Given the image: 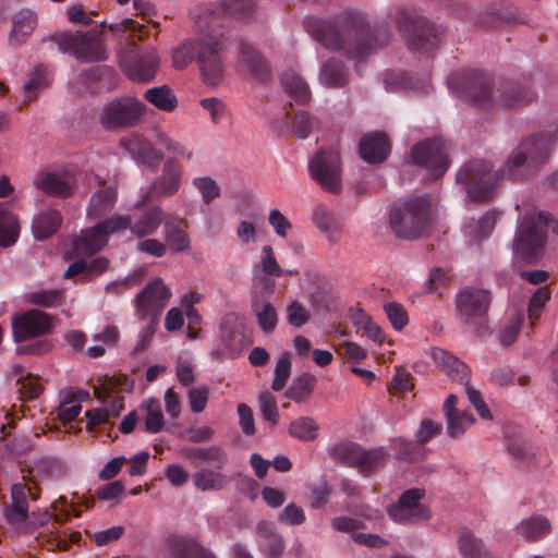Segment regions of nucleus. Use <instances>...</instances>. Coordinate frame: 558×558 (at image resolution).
Returning <instances> with one entry per match:
<instances>
[{"instance_id":"9","label":"nucleus","mask_w":558,"mask_h":558,"mask_svg":"<svg viewBox=\"0 0 558 558\" xmlns=\"http://www.w3.org/2000/svg\"><path fill=\"white\" fill-rule=\"evenodd\" d=\"M56 43L61 51L71 52L82 62H100L108 59L101 31L62 34L57 37Z\"/></svg>"},{"instance_id":"23","label":"nucleus","mask_w":558,"mask_h":558,"mask_svg":"<svg viewBox=\"0 0 558 558\" xmlns=\"http://www.w3.org/2000/svg\"><path fill=\"white\" fill-rule=\"evenodd\" d=\"M220 339L228 353H240L247 344L243 318L234 314L226 315L220 327Z\"/></svg>"},{"instance_id":"49","label":"nucleus","mask_w":558,"mask_h":558,"mask_svg":"<svg viewBox=\"0 0 558 558\" xmlns=\"http://www.w3.org/2000/svg\"><path fill=\"white\" fill-rule=\"evenodd\" d=\"M458 546L463 558H484L486 556L483 542L470 532H463L459 536Z\"/></svg>"},{"instance_id":"64","label":"nucleus","mask_w":558,"mask_h":558,"mask_svg":"<svg viewBox=\"0 0 558 558\" xmlns=\"http://www.w3.org/2000/svg\"><path fill=\"white\" fill-rule=\"evenodd\" d=\"M278 520L288 525H301L305 522L306 517L300 506L295 504H289L278 514Z\"/></svg>"},{"instance_id":"10","label":"nucleus","mask_w":558,"mask_h":558,"mask_svg":"<svg viewBox=\"0 0 558 558\" xmlns=\"http://www.w3.org/2000/svg\"><path fill=\"white\" fill-rule=\"evenodd\" d=\"M145 105L134 97L114 98L101 107L98 121L108 131L132 128L141 121Z\"/></svg>"},{"instance_id":"18","label":"nucleus","mask_w":558,"mask_h":558,"mask_svg":"<svg viewBox=\"0 0 558 558\" xmlns=\"http://www.w3.org/2000/svg\"><path fill=\"white\" fill-rule=\"evenodd\" d=\"M413 163L424 167L434 179L441 177L448 169L445 145L439 140L421 142L411 150Z\"/></svg>"},{"instance_id":"13","label":"nucleus","mask_w":558,"mask_h":558,"mask_svg":"<svg viewBox=\"0 0 558 558\" xmlns=\"http://www.w3.org/2000/svg\"><path fill=\"white\" fill-rule=\"evenodd\" d=\"M398 28L408 48L414 52H428L438 45V34L435 26L423 16L401 14L398 17Z\"/></svg>"},{"instance_id":"1","label":"nucleus","mask_w":558,"mask_h":558,"mask_svg":"<svg viewBox=\"0 0 558 558\" xmlns=\"http://www.w3.org/2000/svg\"><path fill=\"white\" fill-rule=\"evenodd\" d=\"M307 31L325 48L356 60L357 72L362 60L387 45L391 38L387 25L372 27L366 15L355 10H345L332 20L308 24Z\"/></svg>"},{"instance_id":"16","label":"nucleus","mask_w":558,"mask_h":558,"mask_svg":"<svg viewBox=\"0 0 558 558\" xmlns=\"http://www.w3.org/2000/svg\"><path fill=\"white\" fill-rule=\"evenodd\" d=\"M171 298L161 278L151 280L135 298L136 315L142 320H159Z\"/></svg>"},{"instance_id":"30","label":"nucleus","mask_w":558,"mask_h":558,"mask_svg":"<svg viewBox=\"0 0 558 558\" xmlns=\"http://www.w3.org/2000/svg\"><path fill=\"white\" fill-rule=\"evenodd\" d=\"M240 64L255 78L266 80L270 74L267 62L248 44L242 43L239 50Z\"/></svg>"},{"instance_id":"63","label":"nucleus","mask_w":558,"mask_h":558,"mask_svg":"<svg viewBox=\"0 0 558 558\" xmlns=\"http://www.w3.org/2000/svg\"><path fill=\"white\" fill-rule=\"evenodd\" d=\"M260 267L265 275L281 277L282 269L280 268L271 246L266 245L262 248Z\"/></svg>"},{"instance_id":"26","label":"nucleus","mask_w":558,"mask_h":558,"mask_svg":"<svg viewBox=\"0 0 558 558\" xmlns=\"http://www.w3.org/2000/svg\"><path fill=\"white\" fill-rule=\"evenodd\" d=\"M390 151V145L384 133L375 132L361 138L360 155L368 163L383 162Z\"/></svg>"},{"instance_id":"6","label":"nucleus","mask_w":558,"mask_h":558,"mask_svg":"<svg viewBox=\"0 0 558 558\" xmlns=\"http://www.w3.org/2000/svg\"><path fill=\"white\" fill-rule=\"evenodd\" d=\"M456 182L465 187L469 198L473 201L489 199L499 183L497 170L489 161L473 159L463 163L456 174Z\"/></svg>"},{"instance_id":"25","label":"nucleus","mask_w":558,"mask_h":558,"mask_svg":"<svg viewBox=\"0 0 558 558\" xmlns=\"http://www.w3.org/2000/svg\"><path fill=\"white\" fill-rule=\"evenodd\" d=\"M256 532L260 537L259 551L266 558H280L284 551L286 543L275 524L270 521H260L256 526Z\"/></svg>"},{"instance_id":"44","label":"nucleus","mask_w":558,"mask_h":558,"mask_svg":"<svg viewBox=\"0 0 558 558\" xmlns=\"http://www.w3.org/2000/svg\"><path fill=\"white\" fill-rule=\"evenodd\" d=\"M144 97L157 109L166 112L173 111L178 106V99L175 95L167 85L147 89L144 94Z\"/></svg>"},{"instance_id":"43","label":"nucleus","mask_w":558,"mask_h":558,"mask_svg":"<svg viewBox=\"0 0 558 558\" xmlns=\"http://www.w3.org/2000/svg\"><path fill=\"white\" fill-rule=\"evenodd\" d=\"M252 310L257 318L258 326L264 332L269 333L276 328L278 316L271 303L255 298L252 302Z\"/></svg>"},{"instance_id":"41","label":"nucleus","mask_w":558,"mask_h":558,"mask_svg":"<svg viewBox=\"0 0 558 558\" xmlns=\"http://www.w3.org/2000/svg\"><path fill=\"white\" fill-rule=\"evenodd\" d=\"M171 550L177 558H216L210 550L192 538H172Z\"/></svg>"},{"instance_id":"55","label":"nucleus","mask_w":558,"mask_h":558,"mask_svg":"<svg viewBox=\"0 0 558 558\" xmlns=\"http://www.w3.org/2000/svg\"><path fill=\"white\" fill-rule=\"evenodd\" d=\"M291 374V361L289 353H284L277 362L275 367V377L272 379L271 388L275 391H280L286 386Z\"/></svg>"},{"instance_id":"28","label":"nucleus","mask_w":558,"mask_h":558,"mask_svg":"<svg viewBox=\"0 0 558 558\" xmlns=\"http://www.w3.org/2000/svg\"><path fill=\"white\" fill-rule=\"evenodd\" d=\"M551 524L549 520L543 515H533L519 522L513 532L519 539L524 542H537L550 533Z\"/></svg>"},{"instance_id":"34","label":"nucleus","mask_w":558,"mask_h":558,"mask_svg":"<svg viewBox=\"0 0 558 558\" xmlns=\"http://www.w3.org/2000/svg\"><path fill=\"white\" fill-rule=\"evenodd\" d=\"M314 225L325 233L330 242H337L342 229L341 221L336 218L326 205H317L312 214Z\"/></svg>"},{"instance_id":"54","label":"nucleus","mask_w":558,"mask_h":558,"mask_svg":"<svg viewBox=\"0 0 558 558\" xmlns=\"http://www.w3.org/2000/svg\"><path fill=\"white\" fill-rule=\"evenodd\" d=\"M311 318V313L304 304L299 301H292L287 306V322L290 326L300 328Z\"/></svg>"},{"instance_id":"47","label":"nucleus","mask_w":558,"mask_h":558,"mask_svg":"<svg viewBox=\"0 0 558 558\" xmlns=\"http://www.w3.org/2000/svg\"><path fill=\"white\" fill-rule=\"evenodd\" d=\"M314 383L315 377L308 373H304L293 380L286 391V397L295 402H303L313 392Z\"/></svg>"},{"instance_id":"7","label":"nucleus","mask_w":558,"mask_h":558,"mask_svg":"<svg viewBox=\"0 0 558 558\" xmlns=\"http://www.w3.org/2000/svg\"><path fill=\"white\" fill-rule=\"evenodd\" d=\"M256 0H228L225 3H199L194 5L190 15L201 31H211L222 25L226 15L239 20L251 17L256 10Z\"/></svg>"},{"instance_id":"58","label":"nucleus","mask_w":558,"mask_h":558,"mask_svg":"<svg viewBox=\"0 0 558 558\" xmlns=\"http://www.w3.org/2000/svg\"><path fill=\"white\" fill-rule=\"evenodd\" d=\"M3 514L7 523L19 532L25 533L27 531L26 519L28 514L27 509H20L14 507H5Z\"/></svg>"},{"instance_id":"3","label":"nucleus","mask_w":558,"mask_h":558,"mask_svg":"<svg viewBox=\"0 0 558 558\" xmlns=\"http://www.w3.org/2000/svg\"><path fill=\"white\" fill-rule=\"evenodd\" d=\"M553 145V136L548 133L534 134L522 141L497 170L499 181L525 178L534 168L547 160Z\"/></svg>"},{"instance_id":"24","label":"nucleus","mask_w":558,"mask_h":558,"mask_svg":"<svg viewBox=\"0 0 558 558\" xmlns=\"http://www.w3.org/2000/svg\"><path fill=\"white\" fill-rule=\"evenodd\" d=\"M457 401L456 395H449L442 407L447 423V434L450 438L461 437L475 422L472 414L466 411H459L456 408Z\"/></svg>"},{"instance_id":"33","label":"nucleus","mask_w":558,"mask_h":558,"mask_svg":"<svg viewBox=\"0 0 558 558\" xmlns=\"http://www.w3.org/2000/svg\"><path fill=\"white\" fill-rule=\"evenodd\" d=\"M61 214L56 209H46L37 214L32 221V232L36 240H46L61 226Z\"/></svg>"},{"instance_id":"53","label":"nucleus","mask_w":558,"mask_h":558,"mask_svg":"<svg viewBox=\"0 0 558 558\" xmlns=\"http://www.w3.org/2000/svg\"><path fill=\"white\" fill-rule=\"evenodd\" d=\"M192 184L198 190L204 204H210L220 196V187L218 183L210 177L194 178Z\"/></svg>"},{"instance_id":"22","label":"nucleus","mask_w":558,"mask_h":558,"mask_svg":"<svg viewBox=\"0 0 558 558\" xmlns=\"http://www.w3.org/2000/svg\"><path fill=\"white\" fill-rule=\"evenodd\" d=\"M37 14L27 8H23L12 15V27L8 36V44L12 48H19L26 44L37 27Z\"/></svg>"},{"instance_id":"37","label":"nucleus","mask_w":558,"mask_h":558,"mask_svg":"<svg viewBox=\"0 0 558 558\" xmlns=\"http://www.w3.org/2000/svg\"><path fill=\"white\" fill-rule=\"evenodd\" d=\"M183 453L191 461L208 463L218 470L223 469L227 464V454L218 446L186 448Z\"/></svg>"},{"instance_id":"52","label":"nucleus","mask_w":558,"mask_h":558,"mask_svg":"<svg viewBox=\"0 0 558 558\" xmlns=\"http://www.w3.org/2000/svg\"><path fill=\"white\" fill-rule=\"evenodd\" d=\"M135 158L149 167H155L161 160V154L148 141H138L132 148Z\"/></svg>"},{"instance_id":"62","label":"nucleus","mask_w":558,"mask_h":558,"mask_svg":"<svg viewBox=\"0 0 558 558\" xmlns=\"http://www.w3.org/2000/svg\"><path fill=\"white\" fill-rule=\"evenodd\" d=\"M550 298V290L548 287H541L532 295L529 304V318L531 320L536 319Z\"/></svg>"},{"instance_id":"45","label":"nucleus","mask_w":558,"mask_h":558,"mask_svg":"<svg viewBox=\"0 0 558 558\" xmlns=\"http://www.w3.org/2000/svg\"><path fill=\"white\" fill-rule=\"evenodd\" d=\"M162 221L163 211L160 208H154L134 223L131 222V232L138 238L151 235L158 230Z\"/></svg>"},{"instance_id":"2","label":"nucleus","mask_w":558,"mask_h":558,"mask_svg":"<svg viewBox=\"0 0 558 558\" xmlns=\"http://www.w3.org/2000/svg\"><path fill=\"white\" fill-rule=\"evenodd\" d=\"M459 97L481 107L500 106L504 108L522 107L534 99V93L514 82H495L480 72H469L456 90Z\"/></svg>"},{"instance_id":"31","label":"nucleus","mask_w":558,"mask_h":558,"mask_svg":"<svg viewBox=\"0 0 558 558\" xmlns=\"http://www.w3.org/2000/svg\"><path fill=\"white\" fill-rule=\"evenodd\" d=\"M118 199L117 189L108 186L96 191L89 199L86 215L89 219H99L109 214Z\"/></svg>"},{"instance_id":"35","label":"nucleus","mask_w":558,"mask_h":558,"mask_svg":"<svg viewBox=\"0 0 558 558\" xmlns=\"http://www.w3.org/2000/svg\"><path fill=\"white\" fill-rule=\"evenodd\" d=\"M20 234V225L16 216L11 211L8 202H0V246L7 247L16 242Z\"/></svg>"},{"instance_id":"56","label":"nucleus","mask_w":558,"mask_h":558,"mask_svg":"<svg viewBox=\"0 0 558 558\" xmlns=\"http://www.w3.org/2000/svg\"><path fill=\"white\" fill-rule=\"evenodd\" d=\"M98 225L109 239L110 234H116L126 229L131 230V217L129 215H113L100 221Z\"/></svg>"},{"instance_id":"14","label":"nucleus","mask_w":558,"mask_h":558,"mask_svg":"<svg viewBox=\"0 0 558 558\" xmlns=\"http://www.w3.org/2000/svg\"><path fill=\"white\" fill-rule=\"evenodd\" d=\"M202 32L204 36L201 38L198 47L197 63L205 83L215 86L220 84L225 72L220 56L222 50L220 34H209V31Z\"/></svg>"},{"instance_id":"46","label":"nucleus","mask_w":558,"mask_h":558,"mask_svg":"<svg viewBox=\"0 0 558 558\" xmlns=\"http://www.w3.org/2000/svg\"><path fill=\"white\" fill-rule=\"evenodd\" d=\"M319 425L310 416H300L289 425V434L301 441H313L317 438Z\"/></svg>"},{"instance_id":"15","label":"nucleus","mask_w":558,"mask_h":558,"mask_svg":"<svg viewBox=\"0 0 558 558\" xmlns=\"http://www.w3.org/2000/svg\"><path fill=\"white\" fill-rule=\"evenodd\" d=\"M330 453L336 461L349 466H357L362 473H371L385 462L383 449L365 450L354 442H339L332 446Z\"/></svg>"},{"instance_id":"17","label":"nucleus","mask_w":558,"mask_h":558,"mask_svg":"<svg viewBox=\"0 0 558 558\" xmlns=\"http://www.w3.org/2000/svg\"><path fill=\"white\" fill-rule=\"evenodd\" d=\"M423 497L424 492L418 488L404 492L398 501L388 508L389 517L400 524H415L428 520L430 513L421 502Z\"/></svg>"},{"instance_id":"21","label":"nucleus","mask_w":558,"mask_h":558,"mask_svg":"<svg viewBox=\"0 0 558 558\" xmlns=\"http://www.w3.org/2000/svg\"><path fill=\"white\" fill-rule=\"evenodd\" d=\"M35 184L47 195L65 198L72 194L75 175L71 171L45 172Z\"/></svg>"},{"instance_id":"19","label":"nucleus","mask_w":558,"mask_h":558,"mask_svg":"<svg viewBox=\"0 0 558 558\" xmlns=\"http://www.w3.org/2000/svg\"><path fill=\"white\" fill-rule=\"evenodd\" d=\"M52 329L51 316L39 310H28L12 319L13 339L21 342L41 337Z\"/></svg>"},{"instance_id":"4","label":"nucleus","mask_w":558,"mask_h":558,"mask_svg":"<svg viewBox=\"0 0 558 558\" xmlns=\"http://www.w3.org/2000/svg\"><path fill=\"white\" fill-rule=\"evenodd\" d=\"M389 223L396 236L414 240L426 234L429 227V202L414 196L398 201L390 209Z\"/></svg>"},{"instance_id":"32","label":"nucleus","mask_w":558,"mask_h":558,"mask_svg":"<svg viewBox=\"0 0 558 558\" xmlns=\"http://www.w3.org/2000/svg\"><path fill=\"white\" fill-rule=\"evenodd\" d=\"M108 242L106 233L97 223L92 228L81 231L78 238L74 242L75 251L78 254L93 255L102 250Z\"/></svg>"},{"instance_id":"40","label":"nucleus","mask_w":558,"mask_h":558,"mask_svg":"<svg viewBox=\"0 0 558 558\" xmlns=\"http://www.w3.org/2000/svg\"><path fill=\"white\" fill-rule=\"evenodd\" d=\"M50 84L49 73L41 65L35 66L26 76L23 84L24 101H33L38 94Z\"/></svg>"},{"instance_id":"8","label":"nucleus","mask_w":558,"mask_h":558,"mask_svg":"<svg viewBox=\"0 0 558 558\" xmlns=\"http://www.w3.org/2000/svg\"><path fill=\"white\" fill-rule=\"evenodd\" d=\"M430 357L451 379L463 385L468 399L478 415L484 420H492V413L484 402L481 391L469 383L470 369L468 365L440 348H433Z\"/></svg>"},{"instance_id":"5","label":"nucleus","mask_w":558,"mask_h":558,"mask_svg":"<svg viewBox=\"0 0 558 558\" xmlns=\"http://www.w3.org/2000/svg\"><path fill=\"white\" fill-rule=\"evenodd\" d=\"M550 215L545 211H527L518 219L513 239V251L526 263L537 260L545 244V228Z\"/></svg>"},{"instance_id":"12","label":"nucleus","mask_w":558,"mask_h":558,"mask_svg":"<svg viewBox=\"0 0 558 558\" xmlns=\"http://www.w3.org/2000/svg\"><path fill=\"white\" fill-rule=\"evenodd\" d=\"M489 304L490 295L485 289L465 287L456 295L458 316L473 329H480L486 325Z\"/></svg>"},{"instance_id":"39","label":"nucleus","mask_w":558,"mask_h":558,"mask_svg":"<svg viewBox=\"0 0 558 558\" xmlns=\"http://www.w3.org/2000/svg\"><path fill=\"white\" fill-rule=\"evenodd\" d=\"M283 89L300 104H305L311 98L308 84L293 70H288L281 75Z\"/></svg>"},{"instance_id":"60","label":"nucleus","mask_w":558,"mask_h":558,"mask_svg":"<svg viewBox=\"0 0 558 558\" xmlns=\"http://www.w3.org/2000/svg\"><path fill=\"white\" fill-rule=\"evenodd\" d=\"M523 315L518 313L513 315L507 325L501 330L499 338L502 345H510L515 340L519 335L522 324H523Z\"/></svg>"},{"instance_id":"57","label":"nucleus","mask_w":558,"mask_h":558,"mask_svg":"<svg viewBox=\"0 0 558 558\" xmlns=\"http://www.w3.org/2000/svg\"><path fill=\"white\" fill-rule=\"evenodd\" d=\"M316 122V119L312 118L306 111H300L294 116L292 131L299 138H306Z\"/></svg>"},{"instance_id":"48","label":"nucleus","mask_w":558,"mask_h":558,"mask_svg":"<svg viewBox=\"0 0 558 558\" xmlns=\"http://www.w3.org/2000/svg\"><path fill=\"white\" fill-rule=\"evenodd\" d=\"M165 239L170 250L174 253L187 252L191 248L187 233L178 225L170 222L165 225Z\"/></svg>"},{"instance_id":"11","label":"nucleus","mask_w":558,"mask_h":558,"mask_svg":"<svg viewBox=\"0 0 558 558\" xmlns=\"http://www.w3.org/2000/svg\"><path fill=\"white\" fill-rule=\"evenodd\" d=\"M311 178L325 191L337 194L341 190L342 171L340 154L335 148L318 150L310 160Z\"/></svg>"},{"instance_id":"42","label":"nucleus","mask_w":558,"mask_h":558,"mask_svg":"<svg viewBox=\"0 0 558 558\" xmlns=\"http://www.w3.org/2000/svg\"><path fill=\"white\" fill-rule=\"evenodd\" d=\"M141 410L145 411L144 426L150 434H157L165 427V418L160 403L155 398H148L141 404Z\"/></svg>"},{"instance_id":"51","label":"nucleus","mask_w":558,"mask_h":558,"mask_svg":"<svg viewBox=\"0 0 558 558\" xmlns=\"http://www.w3.org/2000/svg\"><path fill=\"white\" fill-rule=\"evenodd\" d=\"M201 46V39L198 41H184L172 51V62L177 69L186 68L194 59L197 60L198 47Z\"/></svg>"},{"instance_id":"27","label":"nucleus","mask_w":558,"mask_h":558,"mask_svg":"<svg viewBox=\"0 0 558 558\" xmlns=\"http://www.w3.org/2000/svg\"><path fill=\"white\" fill-rule=\"evenodd\" d=\"M159 58L155 49L145 50L126 66V74L136 82H149L157 72Z\"/></svg>"},{"instance_id":"20","label":"nucleus","mask_w":558,"mask_h":558,"mask_svg":"<svg viewBox=\"0 0 558 558\" xmlns=\"http://www.w3.org/2000/svg\"><path fill=\"white\" fill-rule=\"evenodd\" d=\"M183 177V166L177 158H169L162 167V174L150 185L149 194L151 196H171L174 195L181 186Z\"/></svg>"},{"instance_id":"59","label":"nucleus","mask_w":558,"mask_h":558,"mask_svg":"<svg viewBox=\"0 0 558 558\" xmlns=\"http://www.w3.org/2000/svg\"><path fill=\"white\" fill-rule=\"evenodd\" d=\"M258 404L259 411L264 418L270 422L272 425L277 424L279 420V413L275 397L269 392L260 393L258 398Z\"/></svg>"},{"instance_id":"50","label":"nucleus","mask_w":558,"mask_h":558,"mask_svg":"<svg viewBox=\"0 0 558 558\" xmlns=\"http://www.w3.org/2000/svg\"><path fill=\"white\" fill-rule=\"evenodd\" d=\"M29 303L43 306V307H56L63 303L64 295L63 290L51 289V290H34L27 294Z\"/></svg>"},{"instance_id":"36","label":"nucleus","mask_w":558,"mask_h":558,"mask_svg":"<svg viewBox=\"0 0 558 558\" xmlns=\"http://www.w3.org/2000/svg\"><path fill=\"white\" fill-rule=\"evenodd\" d=\"M193 485L202 492H219L225 489L230 477L221 472L202 468L192 475Z\"/></svg>"},{"instance_id":"29","label":"nucleus","mask_w":558,"mask_h":558,"mask_svg":"<svg viewBox=\"0 0 558 558\" xmlns=\"http://www.w3.org/2000/svg\"><path fill=\"white\" fill-rule=\"evenodd\" d=\"M496 221L497 213L495 210L486 211L478 219L471 218L463 227L464 236L470 244H478L492 234Z\"/></svg>"},{"instance_id":"61","label":"nucleus","mask_w":558,"mask_h":558,"mask_svg":"<svg viewBox=\"0 0 558 558\" xmlns=\"http://www.w3.org/2000/svg\"><path fill=\"white\" fill-rule=\"evenodd\" d=\"M109 28L113 33L128 34L130 37H134L136 35L137 39H142L145 34V26L131 19H124L119 23H112Z\"/></svg>"},{"instance_id":"38","label":"nucleus","mask_w":558,"mask_h":558,"mask_svg":"<svg viewBox=\"0 0 558 558\" xmlns=\"http://www.w3.org/2000/svg\"><path fill=\"white\" fill-rule=\"evenodd\" d=\"M319 82L332 88L344 86L348 83V71L344 64L335 58L326 61L319 70Z\"/></svg>"}]
</instances>
